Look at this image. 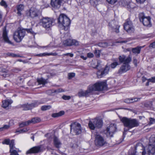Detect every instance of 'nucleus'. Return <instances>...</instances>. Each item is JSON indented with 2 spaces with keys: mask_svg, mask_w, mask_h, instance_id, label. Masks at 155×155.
Returning a JSON list of instances; mask_svg holds the SVG:
<instances>
[{
  "mask_svg": "<svg viewBox=\"0 0 155 155\" xmlns=\"http://www.w3.org/2000/svg\"><path fill=\"white\" fill-rule=\"evenodd\" d=\"M120 120L123 123L124 126L127 128H124V133L125 132H126L129 129L134 127H137L139 125L138 122L135 119L124 117L120 118Z\"/></svg>",
  "mask_w": 155,
  "mask_h": 155,
  "instance_id": "f257e3e1",
  "label": "nucleus"
},
{
  "mask_svg": "<svg viewBox=\"0 0 155 155\" xmlns=\"http://www.w3.org/2000/svg\"><path fill=\"white\" fill-rule=\"evenodd\" d=\"M26 31L31 34L34 33L31 28L20 29L14 33L13 37L14 40L17 42H20L25 36Z\"/></svg>",
  "mask_w": 155,
  "mask_h": 155,
  "instance_id": "f03ea898",
  "label": "nucleus"
},
{
  "mask_svg": "<svg viewBox=\"0 0 155 155\" xmlns=\"http://www.w3.org/2000/svg\"><path fill=\"white\" fill-rule=\"evenodd\" d=\"M58 22L59 24L63 26L65 30H68L69 29L71 21L66 15L63 14H61L58 18Z\"/></svg>",
  "mask_w": 155,
  "mask_h": 155,
  "instance_id": "7ed1b4c3",
  "label": "nucleus"
},
{
  "mask_svg": "<svg viewBox=\"0 0 155 155\" xmlns=\"http://www.w3.org/2000/svg\"><path fill=\"white\" fill-rule=\"evenodd\" d=\"M92 93L93 91H100L104 90L107 89V84L104 81H98L94 84L89 86Z\"/></svg>",
  "mask_w": 155,
  "mask_h": 155,
  "instance_id": "20e7f679",
  "label": "nucleus"
},
{
  "mask_svg": "<svg viewBox=\"0 0 155 155\" xmlns=\"http://www.w3.org/2000/svg\"><path fill=\"white\" fill-rule=\"evenodd\" d=\"M53 19L47 17H43L40 21L42 26L46 30L48 31L51 29L53 23L54 22Z\"/></svg>",
  "mask_w": 155,
  "mask_h": 155,
  "instance_id": "39448f33",
  "label": "nucleus"
},
{
  "mask_svg": "<svg viewBox=\"0 0 155 155\" xmlns=\"http://www.w3.org/2000/svg\"><path fill=\"white\" fill-rule=\"evenodd\" d=\"M71 133L73 135H79L81 133V124L77 122L72 123L70 126Z\"/></svg>",
  "mask_w": 155,
  "mask_h": 155,
  "instance_id": "423d86ee",
  "label": "nucleus"
},
{
  "mask_svg": "<svg viewBox=\"0 0 155 155\" xmlns=\"http://www.w3.org/2000/svg\"><path fill=\"white\" fill-rule=\"evenodd\" d=\"M41 13L40 11L37 8L31 7L29 10L26 12V15L28 18L34 19L38 17Z\"/></svg>",
  "mask_w": 155,
  "mask_h": 155,
  "instance_id": "0eeeda50",
  "label": "nucleus"
},
{
  "mask_svg": "<svg viewBox=\"0 0 155 155\" xmlns=\"http://www.w3.org/2000/svg\"><path fill=\"white\" fill-rule=\"evenodd\" d=\"M117 130L116 125L115 124H111L107 127L104 131V133L107 137H113V134Z\"/></svg>",
  "mask_w": 155,
  "mask_h": 155,
  "instance_id": "6e6552de",
  "label": "nucleus"
},
{
  "mask_svg": "<svg viewBox=\"0 0 155 155\" xmlns=\"http://www.w3.org/2000/svg\"><path fill=\"white\" fill-rule=\"evenodd\" d=\"M139 19L145 26L150 27L151 24L150 17H145L143 12L140 13L139 15Z\"/></svg>",
  "mask_w": 155,
  "mask_h": 155,
  "instance_id": "1a4fd4ad",
  "label": "nucleus"
},
{
  "mask_svg": "<svg viewBox=\"0 0 155 155\" xmlns=\"http://www.w3.org/2000/svg\"><path fill=\"white\" fill-rule=\"evenodd\" d=\"M45 149L44 146L43 145H41L33 147L31 148L26 152V154H28L31 153H37L39 152H41Z\"/></svg>",
  "mask_w": 155,
  "mask_h": 155,
  "instance_id": "9d476101",
  "label": "nucleus"
},
{
  "mask_svg": "<svg viewBox=\"0 0 155 155\" xmlns=\"http://www.w3.org/2000/svg\"><path fill=\"white\" fill-rule=\"evenodd\" d=\"M109 28L110 30L113 32H114L116 33L119 32V28L120 26L118 25V22L115 20L111 21L108 24Z\"/></svg>",
  "mask_w": 155,
  "mask_h": 155,
  "instance_id": "9b49d317",
  "label": "nucleus"
},
{
  "mask_svg": "<svg viewBox=\"0 0 155 155\" xmlns=\"http://www.w3.org/2000/svg\"><path fill=\"white\" fill-rule=\"evenodd\" d=\"M95 143L97 147H101L106 143V142L104 138L100 134L95 135Z\"/></svg>",
  "mask_w": 155,
  "mask_h": 155,
  "instance_id": "f8f14e48",
  "label": "nucleus"
},
{
  "mask_svg": "<svg viewBox=\"0 0 155 155\" xmlns=\"http://www.w3.org/2000/svg\"><path fill=\"white\" fill-rule=\"evenodd\" d=\"M124 29L129 33H132L134 32V29L131 21H127L124 25Z\"/></svg>",
  "mask_w": 155,
  "mask_h": 155,
  "instance_id": "ddd939ff",
  "label": "nucleus"
},
{
  "mask_svg": "<svg viewBox=\"0 0 155 155\" xmlns=\"http://www.w3.org/2000/svg\"><path fill=\"white\" fill-rule=\"evenodd\" d=\"M129 63H124L119 70L118 73L122 74L130 70V65L129 64Z\"/></svg>",
  "mask_w": 155,
  "mask_h": 155,
  "instance_id": "4468645a",
  "label": "nucleus"
},
{
  "mask_svg": "<svg viewBox=\"0 0 155 155\" xmlns=\"http://www.w3.org/2000/svg\"><path fill=\"white\" fill-rule=\"evenodd\" d=\"M15 140H12L10 141V155H19L18 152L20 151L18 149L16 148V150H13L15 147Z\"/></svg>",
  "mask_w": 155,
  "mask_h": 155,
  "instance_id": "2eb2a0df",
  "label": "nucleus"
},
{
  "mask_svg": "<svg viewBox=\"0 0 155 155\" xmlns=\"http://www.w3.org/2000/svg\"><path fill=\"white\" fill-rule=\"evenodd\" d=\"M118 59L119 60V63H129L131 61V58L130 55H129L126 58V56L122 55H120Z\"/></svg>",
  "mask_w": 155,
  "mask_h": 155,
  "instance_id": "dca6fc26",
  "label": "nucleus"
},
{
  "mask_svg": "<svg viewBox=\"0 0 155 155\" xmlns=\"http://www.w3.org/2000/svg\"><path fill=\"white\" fill-rule=\"evenodd\" d=\"M91 91L89 86L87 90L85 91L82 90L80 91L78 93V95L80 97L84 96L88 97L92 94Z\"/></svg>",
  "mask_w": 155,
  "mask_h": 155,
  "instance_id": "f3484780",
  "label": "nucleus"
},
{
  "mask_svg": "<svg viewBox=\"0 0 155 155\" xmlns=\"http://www.w3.org/2000/svg\"><path fill=\"white\" fill-rule=\"evenodd\" d=\"M63 0H51V5L55 9H59L61 7Z\"/></svg>",
  "mask_w": 155,
  "mask_h": 155,
  "instance_id": "a211bd4d",
  "label": "nucleus"
},
{
  "mask_svg": "<svg viewBox=\"0 0 155 155\" xmlns=\"http://www.w3.org/2000/svg\"><path fill=\"white\" fill-rule=\"evenodd\" d=\"M63 43L64 45L67 46H71L74 45L75 46L78 45L79 44V42L75 40H71V39H68L64 41Z\"/></svg>",
  "mask_w": 155,
  "mask_h": 155,
  "instance_id": "6ab92c4d",
  "label": "nucleus"
},
{
  "mask_svg": "<svg viewBox=\"0 0 155 155\" xmlns=\"http://www.w3.org/2000/svg\"><path fill=\"white\" fill-rule=\"evenodd\" d=\"M72 148L74 150V151L76 153V155H81V153L83 151V149L76 143H74L72 146Z\"/></svg>",
  "mask_w": 155,
  "mask_h": 155,
  "instance_id": "aec40b11",
  "label": "nucleus"
},
{
  "mask_svg": "<svg viewBox=\"0 0 155 155\" xmlns=\"http://www.w3.org/2000/svg\"><path fill=\"white\" fill-rule=\"evenodd\" d=\"M94 120L95 122V127L97 129H100L101 128L103 124L102 120L100 119L95 118L94 119Z\"/></svg>",
  "mask_w": 155,
  "mask_h": 155,
  "instance_id": "412c9836",
  "label": "nucleus"
},
{
  "mask_svg": "<svg viewBox=\"0 0 155 155\" xmlns=\"http://www.w3.org/2000/svg\"><path fill=\"white\" fill-rule=\"evenodd\" d=\"M53 143L55 147L57 148H60L62 144L58 138L55 136L53 138Z\"/></svg>",
  "mask_w": 155,
  "mask_h": 155,
  "instance_id": "4be33fe9",
  "label": "nucleus"
},
{
  "mask_svg": "<svg viewBox=\"0 0 155 155\" xmlns=\"http://www.w3.org/2000/svg\"><path fill=\"white\" fill-rule=\"evenodd\" d=\"M88 127L91 130H94L97 129L95 127V122L94 120V119H92L89 121Z\"/></svg>",
  "mask_w": 155,
  "mask_h": 155,
  "instance_id": "5701e85b",
  "label": "nucleus"
},
{
  "mask_svg": "<svg viewBox=\"0 0 155 155\" xmlns=\"http://www.w3.org/2000/svg\"><path fill=\"white\" fill-rule=\"evenodd\" d=\"M142 47L138 46L132 49V52L135 54H137L140 53Z\"/></svg>",
  "mask_w": 155,
  "mask_h": 155,
  "instance_id": "b1692460",
  "label": "nucleus"
},
{
  "mask_svg": "<svg viewBox=\"0 0 155 155\" xmlns=\"http://www.w3.org/2000/svg\"><path fill=\"white\" fill-rule=\"evenodd\" d=\"M2 36L3 39L5 42L8 43H10V41L7 35V33L5 29L3 30Z\"/></svg>",
  "mask_w": 155,
  "mask_h": 155,
  "instance_id": "393cba45",
  "label": "nucleus"
},
{
  "mask_svg": "<svg viewBox=\"0 0 155 155\" xmlns=\"http://www.w3.org/2000/svg\"><path fill=\"white\" fill-rule=\"evenodd\" d=\"M64 112L63 111H61L58 113L52 114V117H57L61 116L64 114Z\"/></svg>",
  "mask_w": 155,
  "mask_h": 155,
  "instance_id": "a878e982",
  "label": "nucleus"
},
{
  "mask_svg": "<svg viewBox=\"0 0 155 155\" xmlns=\"http://www.w3.org/2000/svg\"><path fill=\"white\" fill-rule=\"evenodd\" d=\"M24 9V5H22L20 4L18 5L17 7V10L18 11L17 14L18 15L20 16L21 15V11Z\"/></svg>",
  "mask_w": 155,
  "mask_h": 155,
  "instance_id": "bb28decb",
  "label": "nucleus"
},
{
  "mask_svg": "<svg viewBox=\"0 0 155 155\" xmlns=\"http://www.w3.org/2000/svg\"><path fill=\"white\" fill-rule=\"evenodd\" d=\"M101 61H97L92 62L91 64L92 67L94 68H97L100 65Z\"/></svg>",
  "mask_w": 155,
  "mask_h": 155,
  "instance_id": "cd10ccee",
  "label": "nucleus"
},
{
  "mask_svg": "<svg viewBox=\"0 0 155 155\" xmlns=\"http://www.w3.org/2000/svg\"><path fill=\"white\" fill-rule=\"evenodd\" d=\"M21 107L24 110H28L32 109L30 104H25L21 105Z\"/></svg>",
  "mask_w": 155,
  "mask_h": 155,
  "instance_id": "c85d7f7f",
  "label": "nucleus"
},
{
  "mask_svg": "<svg viewBox=\"0 0 155 155\" xmlns=\"http://www.w3.org/2000/svg\"><path fill=\"white\" fill-rule=\"evenodd\" d=\"M30 122V124L31 123L35 124L40 122L41 121V119L38 117H35L32 118L31 120H29Z\"/></svg>",
  "mask_w": 155,
  "mask_h": 155,
  "instance_id": "c756f323",
  "label": "nucleus"
},
{
  "mask_svg": "<svg viewBox=\"0 0 155 155\" xmlns=\"http://www.w3.org/2000/svg\"><path fill=\"white\" fill-rule=\"evenodd\" d=\"M2 102V107L5 108L8 107L10 104L9 101L8 100L3 101Z\"/></svg>",
  "mask_w": 155,
  "mask_h": 155,
  "instance_id": "7c9ffc66",
  "label": "nucleus"
},
{
  "mask_svg": "<svg viewBox=\"0 0 155 155\" xmlns=\"http://www.w3.org/2000/svg\"><path fill=\"white\" fill-rule=\"evenodd\" d=\"M37 81L39 84L45 85L47 83L46 80L42 78L38 79Z\"/></svg>",
  "mask_w": 155,
  "mask_h": 155,
  "instance_id": "2f4dec72",
  "label": "nucleus"
},
{
  "mask_svg": "<svg viewBox=\"0 0 155 155\" xmlns=\"http://www.w3.org/2000/svg\"><path fill=\"white\" fill-rule=\"evenodd\" d=\"M41 104V103L40 102H38V101H34L31 103L30 105L32 109L35 107H37L38 105Z\"/></svg>",
  "mask_w": 155,
  "mask_h": 155,
  "instance_id": "473e14b6",
  "label": "nucleus"
},
{
  "mask_svg": "<svg viewBox=\"0 0 155 155\" xmlns=\"http://www.w3.org/2000/svg\"><path fill=\"white\" fill-rule=\"evenodd\" d=\"M30 122L29 120L27 121L22 122L19 124L20 127H22L28 125L30 124Z\"/></svg>",
  "mask_w": 155,
  "mask_h": 155,
  "instance_id": "72a5a7b5",
  "label": "nucleus"
},
{
  "mask_svg": "<svg viewBox=\"0 0 155 155\" xmlns=\"http://www.w3.org/2000/svg\"><path fill=\"white\" fill-rule=\"evenodd\" d=\"M51 108L50 105H44L41 107V110L42 111H45L50 109Z\"/></svg>",
  "mask_w": 155,
  "mask_h": 155,
  "instance_id": "f704fd0d",
  "label": "nucleus"
},
{
  "mask_svg": "<svg viewBox=\"0 0 155 155\" xmlns=\"http://www.w3.org/2000/svg\"><path fill=\"white\" fill-rule=\"evenodd\" d=\"M97 74L98 78H101L104 75L102 70L98 71L97 72Z\"/></svg>",
  "mask_w": 155,
  "mask_h": 155,
  "instance_id": "c9c22d12",
  "label": "nucleus"
},
{
  "mask_svg": "<svg viewBox=\"0 0 155 155\" xmlns=\"http://www.w3.org/2000/svg\"><path fill=\"white\" fill-rule=\"evenodd\" d=\"M51 93H59L60 92H62L64 91L63 90L61 89H59L57 90H50L48 91Z\"/></svg>",
  "mask_w": 155,
  "mask_h": 155,
  "instance_id": "e433bc0d",
  "label": "nucleus"
},
{
  "mask_svg": "<svg viewBox=\"0 0 155 155\" xmlns=\"http://www.w3.org/2000/svg\"><path fill=\"white\" fill-rule=\"evenodd\" d=\"M97 45L100 47H106L108 45V44L106 42H103L98 43Z\"/></svg>",
  "mask_w": 155,
  "mask_h": 155,
  "instance_id": "4c0bfd02",
  "label": "nucleus"
},
{
  "mask_svg": "<svg viewBox=\"0 0 155 155\" xmlns=\"http://www.w3.org/2000/svg\"><path fill=\"white\" fill-rule=\"evenodd\" d=\"M119 65V63L117 61H115L112 63L110 64V67L112 68H114L117 66Z\"/></svg>",
  "mask_w": 155,
  "mask_h": 155,
  "instance_id": "58836bf2",
  "label": "nucleus"
},
{
  "mask_svg": "<svg viewBox=\"0 0 155 155\" xmlns=\"http://www.w3.org/2000/svg\"><path fill=\"white\" fill-rule=\"evenodd\" d=\"M0 5L1 6L4 7L5 8H6L8 7L6 3L3 0H2L0 2Z\"/></svg>",
  "mask_w": 155,
  "mask_h": 155,
  "instance_id": "ea45409f",
  "label": "nucleus"
},
{
  "mask_svg": "<svg viewBox=\"0 0 155 155\" xmlns=\"http://www.w3.org/2000/svg\"><path fill=\"white\" fill-rule=\"evenodd\" d=\"M29 130V128H25L23 129H21L20 130L17 131V132H19L20 133H22L25 132H27Z\"/></svg>",
  "mask_w": 155,
  "mask_h": 155,
  "instance_id": "a19ab883",
  "label": "nucleus"
},
{
  "mask_svg": "<svg viewBox=\"0 0 155 155\" xmlns=\"http://www.w3.org/2000/svg\"><path fill=\"white\" fill-rule=\"evenodd\" d=\"M109 70V67L107 66H106L105 69L102 71L104 75L108 73Z\"/></svg>",
  "mask_w": 155,
  "mask_h": 155,
  "instance_id": "79ce46f5",
  "label": "nucleus"
},
{
  "mask_svg": "<svg viewBox=\"0 0 155 155\" xmlns=\"http://www.w3.org/2000/svg\"><path fill=\"white\" fill-rule=\"evenodd\" d=\"M131 103H134L135 102L137 101L138 100H139L140 99V98H137L136 97H133L130 98Z\"/></svg>",
  "mask_w": 155,
  "mask_h": 155,
  "instance_id": "37998d69",
  "label": "nucleus"
},
{
  "mask_svg": "<svg viewBox=\"0 0 155 155\" xmlns=\"http://www.w3.org/2000/svg\"><path fill=\"white\" fill-rule=\"evenodd\" d=\"M150 121L148 123V124L150 125L155 123V119L152 117H150L149 118Z\"/></svg>",
  "mask_w": 155,
  "mask_h": 155,
  "instance_id": "c03bdc74",
  "label": "nucleus"
},
{
  "mask_svg": "<svg viewBox=\"0 0 155 155\" xmlns=\"http://www.w3.org/2000/svg\"><path fill=\"white\" fill-rule=\"evenodd\" d=\"M68 79H71L75 76V74L74 73H69L68 74Z\"/></svg>",
  "mask_w": 155,
  "mask_h": 155,
  "instance_id": "a18cd8bd",
  "label": "nucleus"
},
{
  "mask_svg": "<svg viewBox=\"0 0 155 155\" xmlns=\"http://www.w3.org/2000/svg\"><path fill=\"white\" fill-rule=\"evenodd\" d=\"M2 143L3 144L9 145L10 144V140L8 139H5Z\"/></svg>",
  "mask_w": 155,
  "mask_h": 155,
  "instance_id": "49530a36",
  "label": "nucleus"
},
{
  "mask_svg": "<svg viewBox=\"0 0 155 155\" xmlns=\"http://www.w3.org/2000/svg\"><path fill=\"white\" fill-rule=\"evenodd\" d=\"M9 127V125H5L3 127L0 128V131H4Z\"/></svg>",
  "mask_w": 155,
  "mask_h": 155,
  "instance_id": "de8ad7c7",
  "label": "nucleus"
},
{
  "mask_svg": "<svg viewBox=\"0 0 155 155\" xmlns=\"http://www.w3.org/2000/svg\"><path fill=\"white\" fill-rule=\"evenodd\" d=\"M94 54L97 57H99L100 56V51L99 50H95L94 52Z\"/></svg>",
  "mask_w": 155,
  "mask_h": 155,
  "instance_id": "09e8293b",
  "label": "nucleus"
},
{
  "mask_svg": "<svg viewBox=\"0 0 155 155\" xmlns=\"http://www.w3.org/2000/svg\"><path fill=\"white\" fill-rule=\"evenodd\" d=\"M20 57L23 58V57L22 56H20L18 54H16L13 53H10V57Z\"/></svg>",
  "mask_w": 155,
  "mask_h": 155,
  "instance_id": "8fccbe9b",
  "label": "nucleus"
},
{
  "mask_svg": "<svg viewBox=\"0 0 155 155\" xmlns=\"http://www.w3.org/2000/svg\"><path fill=\"white\" fill-rule=\"evenodd\" d=\"M62 98L64 100H67L70 99L71 98V97L69 96L64 95L62 96Z\"/></svg>",
  "mask_w": 155,
  "mask_h": 155,
  "instance_id": "3c124183",
  "label": "nucleus"
},
{
  "mask_svg": "<svg viewBox=\"0 0 155 155\" xmlns=\"http://www.w3.org/2000/svg\"><path fill=\"white\" fill-rule=\"evenodd\" d=\"M132 3L131 2H129L127 3V5H126L125 6L126 8H127L128 9H130L131 8H133V7H131V5Z\"/></svg>",
  "mask_w": 155,
  "mask_h": 155,
  "instance_id": "603ef678",
  "label": "nucleus"
},
{
  "mask_svg": "<svg viewBox=\"0 0 155 155\" xmlns=\"http://www.w3.org/2000/svg\"><path fill=\"white\" fill-rule=\"evenodd\" d=\"M108 2L111 4H114L117 1V0H106Z\"/></svg>",
  "mask_w": 155,
  "mask_h": 155,
  "instance_id": "864d4df0",
  "label": "nucleus"
},
{
  "mask_svg": "<svg viewBox=\"0 0 155 155\" xmlns=\"http://www.w3.org/2000/svg\"><path fill=\"white\" fill-rule=\"evenodd\" d=\"M37 56H39V57H43V56H48V53H41L39 54H37Z\"/></svg>",
  "mask_w": 155,
  "mask_h": 155,
  "instance_id": "5fc2aeb1",
  "label": "nucleus"
},
{
  "mask_svg": "<svg viewBox=\"0 0 155 155\" xmlns=\"http://www.w3.org/2000/svg\"><path fill=\"white\" fill-rule=\"evenodd\" d=\"M87 56L88 58H92L94 57V55L93 53L90 52L87 54Z\"/></svg>",
  "mask_w": 155,
  "mask_h": 155,
  "instance_id": "6e6d98bb",
  "label": "nucleus"
},
{
  "mask_svg": "<svg viewBox=\"0 0 155 155\" xmlns=\"http://www.w3.org/2000/svg\"><path fill=\"white\" fill-rule=\"evenodd\" d=\"M124 102L126 103L129 104L131 103L130 101V98H127L124 100Z\"/></svg>",
  "mask_w": 155,
  "mask_h": 155,
  "instance_id": "4d7b16f0",
  "label": "nucleus"
},
{
  "mask_svg": "<svg viewBox=\"0 0 155 155\" xmlns=\"http://www.w3.org/2000/svg\"><path fill=\"white\" fill-rule=\"evenodd\" d=\"M148 81H149L153 83L155 82V77H152L151 78H150Z\"/></svg>",
  "mask_w": 155,
  "mask_h": 155,
  "instance_id": "13d9d810",
  "label": "nucleus"
},
{
  "mask_svg": "<svg viewBox=\"0 0 155 155\" xmlns=\"http://www.w3.org/2000/svg\"><path fill=\"white\" fill-rule=\"evenodd\" d=\"M137 3L140 4L143 3L146 0H136Z\"/></svg>",
  "mask_w": 155,
  "mask_h": 155,
  "instance_id": "bf43d9fd",
  "label": "nucleus"
},
{
  "mask_svg": "<svg viewBox=\"0 0 155 155\" xmlns=\"http://www.w3.org/2000/svg\"><path fill=\"white\" fill-rule=\"evenodd\" d=\"M133 63L136 66H137V60L134 58L133 59Z\"/></svg>",
  "mask_w": 155,
  "mask_h": 155,
  "instance_id": "052dcab7",
  "label": "nucleus"
},
{
  "mask_svg": "<svg viewBox=\"0 0 155 155\" xmlns=\"http://www.w3.org/2000/svg\"><path fill=\"white\" fill-rule=\"evenodd\" d=\"M150 47H152L153 48H155V41L150 44L149 45Z\"/></svg>",
  "mask_w": 155,
  "mask_h": 155,
  "instance_id": "680f3d73",
  "label": "nucleus"
},
{
  "mask_svg": "<svg viewBox=\"0 0 155 155\" xmlns=\"http://www.w3.org/2000/svg\"><path fill=\"white\" fill-rule=\"evenodd\" d=\"M48 56L49 55H53V56H56L57 55V54L56 53H48Z\"/></svg>",
  "mask_w": 155,
  "mask_h": 155,
  "instance_id": "e2e57ef3",
  "label": "nucleus"
},
{
  "mask_svg": "<svg viewBox=\"0 0 155 155\" xmlns=\"http://www.w3.org/2000/svg\"><path fill=\"white\" fill-rule=\"evenodd\" d=\"M80 57L81 58L83 59L84 60H86L87 58L86 56L84 57V55H81Z\"/></svg>",
  "mask_w": 155,
  "mask_h": 155,
  "instance_id": "0e129e2a",
  "label": "nucleus"
},
{
  "mask_svg": "<svg viewBox=\"0 0 155 155\" xmlns=\"http://www.w3.org/2000/svg\"><path fill=\"white\" fill-rule=\"evenodd\" d=\"M2 13L1 11H0V22L2 20Z\"/></svg>",
  "mask_w": 155,
  "mask_h": 155,
  "instance_id": "69168bd1",
  "label": "nucleus"
},
{
  "mask_svg": "<svg viewBox=\"0 0 155 155\" xmlns=\"http://www.w3.org/2000/svg\"><path fill=\"white\" fill-rule=\"evenodd\" d=\"M127 42V41H120L119 42L120 43H126Z\"/></svg>",
  "mask_w": 155,
  "mask_h": 155,
  "instance_id": "338daca9",
  "label": "nucleus"
},
{
  "mask_svg": "<svg viewBox=\"0 0 155 155\" xmlns=\"http://www.w3.org/2000/svg\"><path fill=\"white\" fill-rule=\"evenodd\" d=\"M70 57H73V54H71V53H69V55Z\"/></svg>",
  "mask_w": 155,
  "mask_h": 155,
  "instance_id": "774afa93",
  "label": "nucleus"
}]
</instances>
